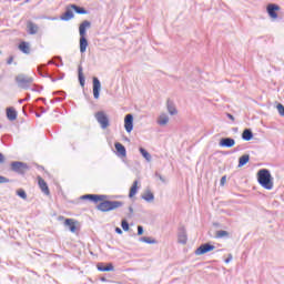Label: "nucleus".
<instances>
[{"label":"nucleus","mask_w":284,"mask_h":284,"mask_svg":"<svg viewBox=\"0 0 284 284\" xmlns=\"http://www.w3.org/2000/svg\"><path fill=\"white\" fill-rule=\"evenodd\" d=\"M121 227L124 232H130V223L128 222V220H122Z\"/></svg>","instance_id":"34"},{"label":"nucleus","mask_w":284,"mask_h":284,"mask_svg":"<svg viewBox=\"0 0 284 284\" xmlns=\"http://www.w3.org/2000/svg\"><path fill=\"white\" fill-rule=\"evenodd\" d=\"M94 116L98 123L101 125L102 130L110 128V119L104 111H98Z\"/></svg>","instance_id":"6"},{"label":"nucleus","mask_w":284,"mask_h":284,"mask_svg":"<svg viewBox=\"0 0 284 284\" xmlns=\"http://www.w3.org/2000/svg\"><path fill=\"white\" fill-rule=\"evenodd\" d=\"M169 122H170V118L166 114L160 115L158 120L159 125H168Z\"/></svg>","instance_id":"31"},{"label":"nucleus","mask_w":284,"mask_h":284,"mask_svg":"<svg viewBox=\"0 0 284 284\" xmlns=\"http://www.w3.org/2000/svg\"><path fill=\"white\" fill-rule=\"evenodd\" d=\"M124 130L130 134L134 130V115L131 113L124 116Z\"/></svg>","instance_id":"9"},{"label":"nucleus","mask_w":284,"mask_h":284,"mask_svg":"<svg viewBox=\"0 0 284 284\" xmlns=\"http://www.w3.org/2000/svg\"><path fill=\"white\" fill-rule=\"evenodd\" d=\"M105 199H110L109 195H99V194H89L88 201L92 203H99V201H105Z\"/></svg>","instance_id":"18"},{"label":"nucleus","mask_w":284,"mask_h":284,"mask_svg":"<svg viewBox=\"0 0 284 284\" xmlns=\"http://www.w3.org/2000/svg\"><path fill=\"white\" fill-rule=\"evenodd\" d=\"M0 183H10V179H8L3 175H0Z\"/></svg>","instance_id":"39"},{"label":"nucleus","mask_w":284,"mask_h":284,"mask_svg":"<svg viewBox=\"0 0 284 284\" xmlns=\"http://www.w3.org/2000/svg\"><path fill=\"white\" fill-rule=\"evenodd\" d=\"M118 207H123L122 201H110L108 199H104L97 206V210H99V212H112L114 210H118Z\"/></svg>","instance_id":"3"},{"label":"nucleus","mask_w":284,"mask_h":284,"mask_svg":"<svg viewBox=\"0 0 284 284\" xmlns=\"http://www.w3.org/2000/svg\"><path fill=\"white\" fill-rule=\"evenodd\" d=\"M55 59H59L60 65H63V60L61 59V57H55Z\"/></svg>","instance_id":"50"},{"label":"nucleus","mask_w":284,"mask_h":284,"mask_svg":"<svg viewBox=\"0 0 284 284\" xmlns=\"http://www.w3.org/2000/svg\"><path fill=\"white\" fill-rule=\"evenodd\" d=\"M100 281H102V283H106L108 280L105 277H101Z\"/></svg>","instance_id":"53"},{"label":"nucleus","mask_w":284,"mask_h":284,"mask_svg":"<svg viewBox=\"0 0 284 284\" xmlns=\"http://www.w3.org/2000/svg\"><path fill=\"white\" fill-rule=\"evenodd\" d=\"M72 10H74L75 14H88V10L83 7H79L77 4H71Z\"/></svg>","instance_id":"30"},{"label":"nucleus","mask_w":284,"mask_h":284,"mask_svg":"<svg viewBox=\"0 0 284 284\" xmlns=\"http://www.w3.org/2000/svg\"><path fill=\"white\" fill-rule=\"evenodd\" d=\"M140 242L146 243L148 245H154V243H156V240H151V237L143 236V237H140Z\"/></svg>","instance_id":"32"},{"label":"nucleus","mask_w":284,"mask_h":284,"mask_svg":"<svg viewBox=\"0 0 284 284\" xmlns=\"http://www.w3.org/2000/svg\"><path fill=\"white\" fill-rule=\"evenodd\" d=\"M17 116H18V113L14 108L12 106L7 108V119L9 121H17Z\"/></svg>","instance_id":"20"},{"label":"nucleus","mask_w":284,"mask_h":284,"mask_svg":"<svg viewBox=\"0 0 284 284\" xmlns=\"http://www.w3.org/2000/svg\"><path fill=\"white\" fill-rule=\"evenodd\" d=\"M6 163V155H3V153L0 152V164Z\"/></svg>","instance_id":"42"},{"label":"nucleus","mask_w":284,"mask_h":284,"mask_svg":"<svg viewBox=\"0 0 284 284\" xmlns=\"http://www.w3.org/2000/svg\"><path fill=\"white\" fill-rule=\"evenodd\" d=\"M92 28V22L84 20L79 26V34H80V52L81 54L85 53L88 50V30Z\"/></svg>","instance_id":"1"},{"label":"nucleus","mask_w":284,"mask_h":284,"mask_svg":"<svg viewBox=\"0 0 284 284\" xmlns=\"http://www.w3.org/2000/svg\"><path fill=\"white\" fill-rule=\"evenodd\" d=\"M129 212H130L131 215H133L134 214V207L129 206Z\"/></svg>","instance_id":"48"},{"label":"nucleus","mask_w":284,"mask_h":284,"mask_svg":"<svg viewBox=\"0 0 284 284\" xmlns=\"http://www.w3.org/2000/svg\"><path fill=\"white\" fill-rule=\"evenodd\" d=\"M220 148H234L236 141L232 138H222L219 143Z\"/></svg>","instance_id":"14"},{"label":"nucleus","mask_w":284,"mask_h":284,"mask_svg":"<svg viewBox=\"0 0 284 284\" xmlns=\"http://www.w3.org/2000/svg\"><path fill=\"white\" fill-rule=\"evenodd\" d=\"M53 63H54V61L50 60V61L48 62V65H52Z\"/></svg>","instance_id":"54"},{"label":"nucleus","mask_w":284,"mask_h":284,"mask_svg":"<svg viewBox=\"0 0 284 284\" xmlns=\"http://www.w3.org/2000/svg\"><path fill=\"white\" fill-rule=\"evenodd\" d=\"M30 168L28 166V163L21 162V161H13L10 163V170L11 172H16V174H26Z\"/></svg>","instance_id":"5"},{"label":"nucleus","mask_w":284,"mask_h":284,"mask_svg":"<svg viewBox=\"0 0 284 284\" xmlns=\"http://www.w3.org/2000/svg\"><path fill=\"white\" fill-rule=\"evenodd\" d=\"M247 163H250V154H244L240 156L237 168H243L244 165H247Z\"/></svg>","instance_id":"27"},{"label":"nucleus","mask_w":284,"mask_h":284,"mask_svg":"<svg viewBox=\"0 0 284 284\" xmlns=\"http://www.w3.org/2000/svg\"><path fill=\"white\" fill-rule=\"evenodd\" d=\"M38 185L40 190L45 194L47 196H50V187H48V183L42 178H39Z\"/></svg>","instance_id":"17"},{"label":"nucleus","mask_w":284,"mask_h":284,"mask_svg":"<svg viewBox=\"0 0 284 284\" xmlns=\"http://www.w3.org/2000/svg\"><path fill=\"white\" fill-rule=\"evenodd\" d=\"M12 61H14L13 55L9 57V59L7 60V65H12Z\"/></svg>","instance_id":"41"},{"label":"nucleus","mask_w":284,"mask_h":284,"mask_svg":"<svg viewBox=\"0 0 284 284\" xmlns=\"http://www.w3.org/2000/svg\"><path fill=\"white\" fill-rule=\"evenodd\" d=\"M227 182V175H223L220 180V185H225V183Z\"/></svg>","instance_id":"38"},{"label":"nucleus","mask_w":284,"mask_h":284,"mask_svg":"<svg viewBox=\"0 0 284 284\" xmlns=\"http://www.w3.org/2000/svg\"><path fill=\"white\" fill-rule=\"evenodd\" d=\"M19 50L23 52V54H30V44L26 41L20 42Z\"/></svg>","instance_id":"29"},{"label":"nucleus","mask_w":284,"mask_h":284,"mask_svg":"<svg viewBox=\"0 0 284 284\" xmlns=\"http://www.w3.org/2000/svg\"><path fill=\"white\" fill-rule=\"evenodd\" d=\"M278 10H281L278 4L270 3L266 7V12L271 19H278Z\"/></svg>","instance_id":"10"},{"label":"nucleus","mask_w":284,"mask_h":284,"mask_svg":"<svg viewBox=\"0 0 284 284\" xmlns=\"http://www.w3.org/2000/svg\"><path fill=\"white\" fill-rule=\"evenodd\" d=\"M178 243L181 245L187 244V230L183 225L178 227Z\"/></svg>","instance_id":"8"},{"label":"nucleus","mask_w":284,"mask_h":284,"mask_svg":"<svg viewBox=\"0 0 284 284\" xmlns=\"http://www.w3.org/2000/svg\"><path fill=\"white\" fill-rule=\"evenodd\" d=\"M101 97V81L99 78L93 77V98L99 99Z\"/></svg>","instance_id":"12"},{"label":"nucleus","mask_w":284,"mask_h":284,"mask_svg":"<svg viewBox=\"0 0 284 284\" xmlns=\"http://www.w3.org/2000/svg\"><path fill=\"white\" fill-rule=\"evenodd\" d=\"M243 141H252L254 139V133L252 132V129H245L242 133Z\"/></svg>","instance_id":"24"},{"label":"nucleus","mask_w":284,"mask_h":284,"mask_svg":"<svg viewBox=\"0 0 284 284\" xmlns=\"http://www.w3.org/2000/svg\"><path fill=\"white\" fill-rule=\"evenodd\" d=\"M40 101H45V98H40Z\"/></svg>","instance_id":"57"},{"label":"nucleus","mask_w":284,"mask_h":284,"mask_svg":"<svg viewBox=\"0 0 284 284\" xmlns=\"http://www.w3.org/2000/svg\"><path fill=\"white\" fill-rule=\"evenodd\" d=\"M27 28L29 34H37V32H39V26L34 24L32 21L27 23Z\"/></svg>","instance_id":"23"},{"label":"nucleus","mask_w":284,"mask_h":284,"mask_svg":"<svg viewBox=\"0 0 284 284\" xmlns=\"http://www.w3.org/2000/svg\"><path fill=\"white\" fill-rule=\"evenodd\" d=\"M64 77H65V73H61V74H60V77L58 78V81L63 80V79H64Z\"/></svg>","instance_id":"47"},{"label":"nucleus","mask_w":284,"mask_h":284,"mask_svg":"<svg viewBox=\"0 0 284 284\" xmlns=\"http://www.w3.org/2000/svg\"><path fill=\"white\" fill-rule=\"evenodd\" d=\"M277 112L280 116H284V105L282 103L277 104Z\"/></svg>","instance_id":"37"},{"label":"nucleus","mask_w":284,"mask_h":284,"mask_svg":"<svg viewBox=\"0 0 284 284\" xmlns=\"http://www.w3.org/2000/svg\"><path fill=\"white\" fill-rule=\"evenodd\" d=\"M16 83L22 90H28V89H30V83H34V78L28 77L26 74H18L16 77Z\"/></svg>","instance_id":"4"},{"label":"nucleus","mask_w":284,"mask_h":284,"mask_svg":"<svg viewBox=\"0 0 284 284\" xmlns=\"http://www.w3.org/2000/svg\"><path fill=\"white\" fill-rule=\"evenodd\" d=\"M115 233L116 234H123V230H121V227H115Z\"/></svg>","instance_id":"45"},{"label":"nucleus","mask_w":284,"mask_h":284,"mask_svg":"<svg viewBox=\"0 0 284 284\" xmlns=\"http://www.w3.org/2000/svg\"><path fill=\"white\" fill-rule=\"evenodd\" d=\"M0 54H1V51H0Z\"/></svg>","instance_id":"60"},{"label":"nucleus","mask_w":284,"mask_h":284,"mask_svg":"<svg viewBox=\"0 0 284 284\" xmlns=\"http://www.w3.org/2000/svg\"><path fill=\"white\" fill-rule=\"evenodd\" d=\"M77 221H74V219H65L64 221V225L65 227H69V231L72 233V234H75L77 233Z\"/></svg>","instance_id":"16"},{"label":"nucleus","mask_w":284,"mask_h":284,"mask_svg":"<svg viewBox=\"0 0 284 284\" xmlns=\"http://www.w3.org/2000/svg\"><path fill=\"white\" fill-rule=\"evenodd\" d=\"M232 262V254H229V257L224 261V263H231Z\"/></svg>","instance_id":"46"},{"label":"nucleus","mask_w":284,"mask_h":284,"mask_svg":"<svg viewBox=\"0 0 284 284\" xmlns=\"http://www.w3.org/2000/svg\"><path fill=\"white\" fill-rule=\"evenodd\" d=\"M24 101H30V94L29 93H27V97H26Z\"/></svg>","instance_id":"52"},{"label":"nucleus","mask_w":284,"mask_h":284,"mask_svg":"<svg viewBox=\"0 0 284 284\" xmlns=\"http://www.w3.org/2000/svg\"><path fill=\"white\" fill-rule=\"evenodd\" d=\"M136 192H139V181L133 182L129 192V199L136 196Z\"/></svg>","instance_id":"25"},{"label":"nucleus","mask_w":284,"mask_h":284,"mask_svg":"<svg viewBox=\"0 0 284 284\" xmlns=\"http://www.w3.org/2000/svg\"><path fill=\"white\" fill-rule=\"evenodd\" d=\"M54 65H57L59 68V64L54 63Z\"/></svg>","instance_id":"58"},{"label":"nucleus","mask_w":284,"mask_h":284,"mask_svg":"<svg viewBox=\"0 0 284 284\" xmlns=\"http://www.w3.org/2000/svg\"><path fill=\"white\" fill-rule=\"evenodd\" d=\"M139 152L140 154H142L143 159H145L148 163L152 161V155L150 154V152H148V150L143 149V146L139 149Z\"/></svg>","instance_id":"28"},{"label":"nucleus","mask_w":284,"mask_h":284,"mask_svg":"<svg viewBox=\"0 0 284 284\" xmlns=\"http://www.w3.org/2000/svg\"><path fill=\"white\" fill-rule=\"evenodd\" d=\"M257 183H260L261 187H264V190L274 189V178H272L270 170L261 169L257 172Z\"/></svg>","instance_id":"2"},{"label":"nucleus","mask_w":284,"mask_h":284,"mask_svg":"<svg viewBox=\"0 0 284 284\" xmlns=\"http://www.w3.org/2000/svg\"><path fill=\"white\" fill-rule=\"evenodd\" d=\"M166 108H168V112L169 114H171V116H174V114H176V106H174V102H172L171 100L166 101Z\"/></svg>","instance_id":"26"},{"label":"nucleus","mask_w":284,"mask_h":284,"mask_svg":"<svg viewBox=\"0 0 284 284\" xmlns=\"http://www.w3.org/2000/svg\"><path fill=\"white\" fill-rule=\"evenodd\" d=\"M26 101V99L19 100V103H23Z\"/></svg>","instance_id":"56"},{"label":"nucleus","mask_w":284,"mask_h":284,"mask_svg":"<svg viewBox=\"0 0 284 284\" xmlns=\"http://www.w3.org/2000/svg\"><path fill=\"white\" fill-rule=\"evenodd\" d=\"M114 145H115L118 156H128V151L125 150V146L121 142H116Z\"/></svg>","instance_id":"19"},{"label":"nucleus","mask_w":284,"mask_h":284,"mask_svg":"<svg viewBox=\"0 0 284 284\" xmlns=\"http://www.w3.org/2000/svg\"><path fill=\"white\" fill-rule=\"evenodd\" d=\"M78 79L81 88H85V75H83V67L78 68Z\"/></svg>","instance_id":"22"},{"label":"nucleus","mask_w":284,"mask_h":284,"mask_svg":"<svg viewBox=\"0 0 284 284\" xmlns=\"http://www.w3.org/2000/svg\"><path fill=\"white\" fill-rule=\"evenodd\" d=\"M227 236H230V232L227 231L221 230L216 232V239H225Z\"/></svg>","instance_id":"33"},{"label":"nucleus","mask_w":284,"mask_h":284,"mask_svg":"<svg viewBox=\"0 0 284 284\" xmlns=\"http://www.w3.org/2000/svg\"><path fill=\"white\" fill-rule=\"evenodd\" d=\"M90 194H84L82 196H80L81 201H88Z\"/></svg>","instance_id":"43"},{"label":"nucleus","mask_w":284,"mask_h":284,"mask_svg":"<svg viewBox=\"0 0 284 284\" xmlns=\"http://www.w3.org/2000/svg\"><path fill=\"white\" fill-rule=\"evenodd\" d=\"M38 73L40 74V77L50 79L52 81V83H57V81H59V78H52V75H50V73H48V69H45V64L38 65Z\"/></svg>","instance_id":"11"},{"label":"nucleus","mask_w":284,"mask_h":284,"mask_svg":"<svg viewBox=\"0 0 284 284\" xmlns=\"http://www.w3.org/2000/svg\"><path fill=\"white\" fill-rule=\"evenodd\" d=\"M32 92H41V90H39L38 85H34V88H31Z\"/></svg>","instance_id":"44"},{"label":"nucleus","mask_w":284,"mask_h":284,"mask_svg":"<svg viewBox=\"0 0 284 284\" xmlns=\"http://www.w3.org/2000/svg\"><path fill=\"white\" fill-rule=\"evenodd\" d=\"M141 197L143 201H146V203H154V193H152L151 190L144 191V194Z\"/></svg>","instance_id":"21"},{"label":"nucleus","mask_w":284,"mask_h":284,"mask_svg":"<svg viewBox=\"0 0 284 284\" xmlns=\"http://www.w3.org/2000/svg\"><path fill=\"white\" fill-rule=\"evenodd\" d=\"M227 116H229V119H231V121H234V115L227 113Z\"/></svg>","instance_id":"51"},{"label":"nucleus","mask_w":284,"mask_h":284,"mask_svg":"<svg viewBox=\"0 0 284 284\" xmlns=\"http://www.w3.org/2000/svg\"><path fill=\"white\" fill-rule=\"evenodd\" d=\"M98 271L99 272H114V265L112 263H103L100 262L97 264Z\"/></svg>","instance_id":"15"},{"label":"nucleus","mask_w":284,"mask_h":284,"mask_svg":"<svg viewBox=\"0 0 284 284\" xmlns=\"http://www.w3.org/2000/svg\"><path fill=\"white\" fill-rule=\"evenodd\" d=\"M235 152H239V149H235Z\"/></svg>","instance_id":"59"},{"label":"nucleus","mask_w":284,"mask_h":284,"mask_svg":"<svg viewBox=\"0 0 284 284\" xmlns=\"http://www.w3.org/2000/svg\"><path fill=\"white\" fill-rule=\"evenodd\" d=\"M36 116L39 119L41 118V113H36Z\"/></svg>","instance_id":"55"},{"label":"nucleus","mask_w":284,"mask_h":284,"mask_svg":"<svg viewBox=\"0 0 284 284\" xmlns=\"http://www.w3.org/2000/svg\"><path fill=\"white\" fill-rule=\"evenodd\" d=\"M214 250H216V246L210 243H204L195 250L194 254L195 256H203V254H207V252H212Z\"/></svg>","instance_id":"7"},{"label":"nucleus","mask_w":284,"mask_h":284,"mask_svg":"<svg viewBox=\"0 0 284 284\" xmlns=\"http://www.w3.org/2000/svg\"><path fill=\"white\" fill-rule=\"evenodd\" d=\"M17 194L20 196V199H28V193H26V191L23 189H20L17 191Z\"/></svg>","instance_id":"35"},{"label":"nucleus","mask_w":284,"mask_h":284,"mask_svg":"<svg viewBox=\"0 0 284 284\" xmlns=\"http://www.w3.org/2000/svg\"><path fill=\"white\" fill-rule=\"evenodd\" d=\"M138 236H143V226L138 225Z\"/></svg>","instance_id":"40"},{"label":"nucleus","mask_w":284,"mask_h":284,"mask_svg":"<svg viewBox=\"0 0 284 284\" xmlns=\"http://www.w3.org/2000/svg\"><path fill=\"white\" fill-rule=\"evenodd\" d=\"M155 179H159L161 183H168V179H165V176L161 175L159 172H155Z\"/></svg>","instance_id":"36"},{"label":"nucleus","mask_w":284,"mask_h":284,"mask_svg":"<svg viewBox=\"0 0 284 284\" xmlns=\"http://www.w3.org/2000/svg\"><path fill=\"white\" fill-rule=\"evenodd\" d=\"M57 101H61V98H55V99L51 100L50 102L51 103H57Z\"/></svg>","instance_id":"49"},{"label":"nucleus","mask_w":284,"mask_h":284,"mask_svg":"<svg viewBox=\"0 0 284 284\" xmlns=\"http://www.w3.org/2000/svg\"><path fill=\"white\" fill-rule=\"evenodd\" d=\"M72 10V4L68 6L65 12L60 17L61 21H71V19H74V12Z\"/></svg>","instance_id":"13"}]
</instances>
